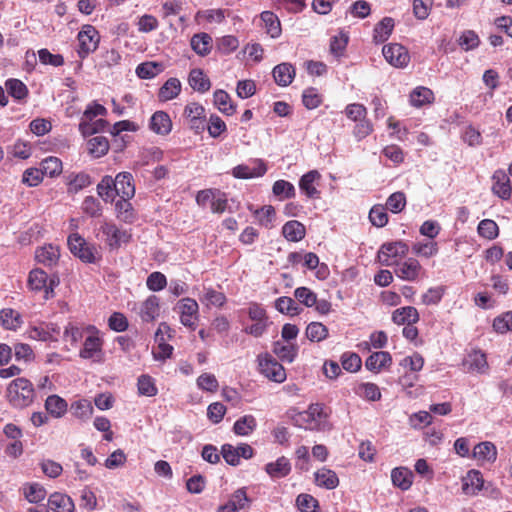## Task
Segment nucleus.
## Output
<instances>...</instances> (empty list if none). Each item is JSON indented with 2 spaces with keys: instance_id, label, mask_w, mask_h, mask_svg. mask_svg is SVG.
Returning <instances> with one entry per match:
<instances>
[{
  "instance_id": "6e6d98bb",
  "label": "nucleus",
  "mask_w": 512,
  "mask_h": 512,
  "mask_svg": "<svg viewBox=\"0 0 512 512\" xmlns=\"http://www.w3.org/2000/svg\"><path fill=\"white\" fill-rule=\"evenodd\" d=\"M41 172L43 175L54 177L62 171V162L57 157H47L41 162Z\"/></svg>"
},
{
  "instance_id": "052dcab7",
  "label": "nucleus",
  "mask_w": 512,
  "mask_h": 512,
  "mask_svg": "<svg viewBox=\"0 0 512 512\" xmlns=\"http://www.w3.org/2000/svg\"><path fill=\"white\" fill-rule=\"evenodd\" d=\"M8 93L17 100L25 98L28 94L26 85L18 79H9L5 83Z\"/></svg>"
},
{
  "instance_id": "7c9ffc66",
  "label": "nucleus",
  "mask_w": 512,
  "mask_h": 512,
  "mask_svg": "<svg viewBox=\"0 0 512 512\" xmlns=\"http://www.w3.org/2000/svg\"><path fill=\"white\" fill-rule=\"evenodd\" d=\"M48 276L46 272L41 269H34L30 272L28 278V285L32 290L45 291V298L49 299V290L47 287Z\"/></svg>"
},
{
  "instance_id": "8fccbe9b",
  "label": "nucleus",
  "mask_w": 512,
  "mask_h": 512,
  "mask_svg": "<svg viewBox=\"0 0 512 512\" xmlns=\"http://www.w3.org/2000/svg\"><path fill=\"white\" fill-rule=\"evenodd\" d=\"M306 336L310 341L320 342L327 338L328 329L320 322H311L306 328Z\"/></svg>"
},
{
  "instance_id": "a878e982",
  "label": "nucleus",
  "mask_w": 512,
  "mask_h": 512,
  "mask_svg": "<svg viewBox=\"0 0 512 512\" xmlns=\"http://www.w3.org/2000/svg\"><path fill=\"white\" fill-rule=\"evenodd\" d=\"M391 480L394 486L405 491L413 483V473L406 467H397L391 472Z\"/></svg>"
},
{
  "instance_id": "49530a36",
  "label": "nucleus",
  "mask_w": 512,
  "mask_h": 512,
  "mask_svg": "<svg viewBox=\"0 0 512 512\" xmlns=\"http://www.w3.org/2000/svg\"><path fill=\"white\" fill-rule=\"evenodd\" d=\"M272 192L280 199H290L294 198L296 195L294 185L286 180L275 181L272 187Z\"/></svg>"
},
{
  "instance_id": "a211bd4d",
  "label": "nucleus",
  "mask_w": 512,
  "mask_h": 512,
  "mask_svg": "<svg viewBox=\"0 0 512 512\" xmlns=\"http://www.w3.org/2000/svg\"><path fill=\"white\" fill-rule=\"evenodd\" d=\"M48 507L54 512H73L74 502L66 494L54 492L48 498Z\"/></svg>"
},
{
  "instance_id": "c9c22d12",
  "label": "nucleus",
  "mask_w": 512,
  "mask_h": 512,
  "mask_svg": "<svg viewBox=\"0 0 512 512\" xmlns=\"http://www.w3.org/2000/svg\"><path fill=\"white\" fill-rule=\"evenodd\" d=\"M214 104L218 110L225 115H233L236 111L235 105L232 103L231 98L224 90H217L214 92Z\"/></svg>"
},
{
  "instance_id": "393cba45",
  "label": "nucleus",
  "mask_w": 512,
  "mask_h": 512,
  "mask_svg": "<svg viewBox=\"0 0 512 512\" xmlns=\"http://www.w3.org/2000/svg\"><path fill=\"white\" fill-rule=\"evenodd\" d=\"M159 309V298L151 295L141 304L139 314L143 321L151 322L159 315Z\"/></svg>"
},
{
  "instance_id": "69168bd1",
  "label": "nucleus",
  "mask_w": 512,
  "mask_h": 512,
  "mask_svg": "<svg viewBox=\"0 0 512 512\" xmlns=\"http://www.w3.org/2000/svg\"><path fill=\"white\" fill-rule=\"evenodd\" d=\"M406 205V197L403 192H395L391 194L386 202V208L392 213L401 212Z\"/></svg>"
},
{
  "instance_id": "39448f33",
  "label": "nucleus",
  "mask_w": 512,
  "mask_h": 512,
  "mask_svg": "<svg viewBox=\"0 0 512 512\" xmlns=\"http://www.w3.org/2000/svg\"><path fill=\"white\" fill-rule=\"evenodd\" d=\"M176 310L180 314L181 324L194 330L199 317V305L197 301L189 297L182 298L178 301Z\"/></svg>"
},
{
  "instance_id": "338daca9",
  "label": "nucleus",
  "mask_w": 512,
  "mask_h": 512,
  "mask_svg": "<svg viewBox=\"0 0 512 512\" xmlns=\"http://www.w3.org/2000/svg\"><path fill=\"white\" fill-rule=\"evenodd\" d=\"M275 215V209L271 205L263 206L261 209L256 211V217L259 223L266 228H271L273 226Z\"/></svg>"
},
{
  "instance_id": "ddd939ff",
  "label": "nucleus",
  "mask_w": 512,
  "mask_h": 512,
  "mask_svg": "<svg viewBox=\"0 0 512 512\" xmlns=\"http://www.w3.org/2000/svg\"><path fill=\"white\" fill-rule=\"evenodd\" d=\"M463 366L468 372L486 373L488 370L486 355L480 350H473L463 360Z\"/></svg>"
},
{
  "instance_id": "f3484780",
  "label": "nucleus",
  "mask_w": 512,
  "mask_h": 512,
  "mask_svg": "<svg viewBox=\"0 0 512 512\" xmlns=\"http://www.w3.org/2000/svg\"><path fill=\"white\" fill-rule=\"evenodd\" d=\"M59 257V248L52 244L40 247L35 252V258L37 262L47 267H52L56 265L59 260Z\"/></svg>"
},
{
  "instance_id": "13d9d810",
  "label": "nucleus",
  "mask_w": 512,
  "mask_h": 512,
  "mask_svg": "<svg viewBox=\"0 0 512 512\" xmlns=\"http://www.w3.org/2000/svg\"><path fill=\"white\" fill-rule=\"evenodd\" d=\"M477 230L481 237L488 240L495 239L499 234L498 225L491 219H484L480 221Z\"/></svg>"
},
{
  "instance_id": "dca6fc26",
  "label": "nucleus",
  "mask_w": 512,
  "mask_h": 512,
  "mask_svg": "<svg viewBox=\"0 0 512 512\" xmlns=\"http://www.w3.org/2000/svg\"><path fill=\"white\" fill-rule=\"evenodd\" d=\"M272 74L277 85L286 87L294 80L296 71L291 63L283 62L273 68Z\"/></svg>"
},
{
  "instance_id": "a18cd8bd",
  "label": "nucleus",
  "mask_w": 512,
  "mask_h": 512,
  "mask_svg": "<svg viewBox=\"0 0 512 512\" xmlns=\"http://www.w3.org/2000/svg\"><path fill=\"white\" fill-rule=\"evenodd\" d=\"M256 428V419L252 415H245L239 418L233 426L235 434L240 436H247Z\"/></svg>"
},
{
  "instance_id": "2f4dec72",
  "label": "nucleus",
  "mask_w": 512,
  "mask_h": 512,
  "mask_svg": "<svg viewBox=\"0 0 512 512\" xmlns=\"http://www.w3.org/2000/svg\"><path fill=\"white\" fill-rule=\"evenodd\" d=\"M260 16L266 33L272 38H278L281 35V24L277 15L272 11H263Z\"/></svg>"
},
{
  "instance_id": "c03bdc74",
  "label": "nucleus",
  "mask_w": 512,
  "mask_h": 512,
  "mask_svg": "<svg viewBox=\"0 0 512 512\" xmlns=\"http://www.w3.org/2000/svg\"><path fill=\"white\" fill-rule=\"evenodd\" d=\"M355 393L369 401H378L381 398L379 387L374 383H360L355 389Z\"/></svg>"
},
{
  "instance_id": "c756f323",
  "label": "nucleus",
  "mask_w": 512,
  "mask_h": 512,
  "mask_svg": "<svg viewBox=\"0 0 512 512\" xmlns=\"http://www.w3.org/2000/svg\"><path fill=\"white\" fill-rule=\"evenodd\" d=\"M315 482L326 489H334L339 485L337 474L328 468H321L315 473Z\"/></svg>"
},
{
  "instance_id": "f704fd0d",
  "label": "nucleus",
  "mask_w": 512,
  "mask_h": 512,
  "mask_svg": "<svg viewBox=\"0 0 512 512\" xmlns=\"http://www.w3.org/2000/svg\"><path fill=\"white\" fill-rule=\"evenodd\" d=\"M181 92V82L177 78H169L159 89L158 97L161 101L176 98Z\"/></svg>"
},
{
  "instance_id": "de8ad7c7",
  "label": "nucleus",
  "mask_w": 512,
  "mask_h": 512,
  "mask_svg": "<svg viewBox=\"0 0 512 512\" xmlns=\"http://www.w3.org/2000/svg\"><path fill=\"white\" fill-rule=\"evenodd\" d=\"M0 320L6 329L15 330L22 324L20 314L13 309H3L0 312Z\"/></svg>"
},
{
  "instance_id": "9d476101",
  "label": "nucleus",
  "mask_w": 512,
  "mask_h": 512,
  "mask_svg": "<svg viewBox=\"0 0 512 512\" xmlns=\"http://www.w3.org/2000/svg\"><path fill=\"white\" fill-rule=\"evenodd\" d=\"M382 53L386 61L395 67H405L410 60L408 50L398 43L385 45Z\"/></svg>"
},
{
  "instance_id": "58836bf2",
  "label": "nucleus",
  "mask_w": 512,
  "mask_h": 512,
  "mask_svg": "<svg viewBox=\"0 0 512 512\" xmlns=\"http://www.w3.org/2000/svg\"><path fill=\"white\" fill-rule=\"evenodd\" d=\"M433 100L434 94L432 90L426 87H417L410 94V103L417 108L430 104Z\"/></svg>"
},
{
  "instance_id": "f8f14e48",
  "label": "nucleus",
  "mask_w": 512,
  "mask_h": 512,
  "mask_svg": "<svg viewBox=\"0 0 512 512\" xmlns=\"http://www.w3.org/2000/svg\"><path fill=\"white\" fill-rule=\"evenodd\" d=\"M492 191L495 195L503 200H507L511 196L510 179L504 170H496L492 176Z\"/></svg>"
},
{
  "instance_id": "4d7b16f0",
  "label": "nucleus",
  "mask_w": 512,
  "mask_h": 512,
  "mask_svg": "<svg viewBox=\"0 0 512 512\" xmlns=\"http://www.w3.org/2000/svg\"><path fill=\"white\" fill-rule=\"evenodd\" d=\"M98 195L106 202L114 199L115 189L114 182L111 176H105L97 185Z\"/></svg>"
},
{
  "instance_id": "0eeeda50",
  "label": "nucleus",
  "mask_w": 512,
  "mask_h": 512,
  "mask_svg": "<svg viewBox=\"0 0 512 512\" xmlns=\"http://www.w3.org/2000/svg\"><path fill=\"white\" fill-rule=\"evenodd\" d=\"M422 271L420 262L413 257L399 261L394 268V273L398 278L409 282L418 280Z\"/></svg>"
},
{
  "instance_id": "cd10ccee",
  "label": "nucleus",
  "mask_w": 512,
  "mask_h": 512,
  "mask_svg": "<svg viewBox=\"0 0 512 512\" xmlns=\"http://www.w3.org/2000/svg\"><path fill=\"white\" fill-rule=\"evenodd\" d=\"M282 233L288 241L298 242L305 237L306 229L299 221L291 220L284 224Z\"/></svg>"
},
{
  "instance_id": "0e129e2a",
  "label": "nucleus",
  "mask_w": 512,
  "mask_h": 512,
  "mask_svg": "<svg viewBox=\"0 0 512 512\" xmlns=\"http://www.w3.org/2000/svg\"><path fill=\"white\" fill-rule=\"evenodd\" d=\"M161 71V65L156 62L141 63L136 68V74L141 79H151Z\"/></svg>"
},
{
  "instance_id": "5701e85b",
  "label": "nucleus",
  "mask_w": 512,
  "mask_h": 512,
  "mask_svg": "<svg viewBox=\"0 0 512 512\" xmlns=\"http://www.w3.org/2000/svg\"><path fill=\"white\" fill-rule=\"evenodd\" d=\"M484 480L478 470H470L463 478L462 490L465 494L476 495L483 487Z\"/></svg>"
},
{
  "instance_id": "1a4fd4ad",
  "label": "nucleus",
  "mask_w": 512,
  "mask_h": 512,
  "mask_svg": "<svg viewBox=\"0 0 512 512\" xmlns=\"http://www.w3.org/2000/svg\"><path fill=\"white\" fill-rule=\"evenodd\" d=\"M267 172V166L261 159H255L248 164H240L232 169V175L238 179L262 177Z\"/></svg>"
},
{
  "instance_id": "603ef678",
  "label": "nucleus",
  "mask_w": 512,
  "mask_h": 512,
  "mask_svg": "<svg viewBox=\"0 0 512 512\" xmlns=\"http://www.w3.org/2000/svg\"><path fill=\"white\" fill-rule=\"evenodd\" d=\"M117 218L126 223H132L134 220V213L131 203L128 199H122L115 204Z\"/></svg>"
},
{
  "instance_id": "6ab92c4d",
  "label": "nucleus",
  "mask_w": 512,
  "mask_h": 512,
  "mask_svg": "<svg viewBox=\"0 0 512 512\" xmlns=\"http://www.w3.org/2000/svg\"><path fill=\"white\" fill-rule=\"evenodd\" d=\"M392 321L396 325L415 324L419 321V313L413 306L401 307L393 311Z\"/></svg>"
},
{
  "instance_id": "ea45409f",
  "label": "nucleus",
  "mask_w": 512,
  "mask_h": 512,
  "mask_svg": "<svg viewBox=\"0 0 512 512\" xmlns=\"http://www.w3.org/2000/svg\"><path fill=\"white\" fill-rule=\"evenodd\" d=\"M88 152L94 158L104 156L109 150V141L104 136H95L87 143Z\"/></svg>"
},
{
  "instance_id": "680f3d73",
  "label": "nucleus",
  "mask_w": 512,
  "mask_h": 512,
  "mask_svg": "<svg viewBox=\"0 0 512 512\" xmlns=\"http://www.w3.org/2000/svg\"><path fill=\"white\" fill-rule=\"evenodd\" d=\"M92 183L91 177L86 173H78L70 179L68 183V192L78 193L80 190L88 187Z\"/></svg>"
},
{
  "instance_id": "aec40b11",
  "label": "nucleus",
  "mask_w": 512,
  "mask_h": 512,
  "mask_svg": "<svg viewBox=\"0 0 512 512\" xmlns=\"http://www.w3.org/2000/svg\"><path fill=\"white\" fill-rule=\"evenodd\" d=\"M191 48L199 56H207L213 48L212 37L205 32L194 34L190 41Z\"/></svg>"
},
{
  "instance_id": "4468645a",
  "label": "nucleus",
  "mask_w": 512,
  "mask_h": 512,
  "mask_svg": "<svg viewBox=\"0 0 512 512\" xmlns=\"http://www.w3.org/2000/svg\"><path fill=\"white\" fill-rule=\"evenodd\" d=\"M133 177L128 172L119 173L114 182L115 193L122 199H130L134 196L135 187L132 183Z\"/></svg>"
},
{
  "instance_id": "e433bc0d",
  "label": "nucleus",
  "mask_w": 512,
  "mask_h": 512,
  "mask_svg": "<svg viewBox=\"0 0 512 512\" xmlns=\"http://www.w3.org/2000/svg\"><path fill=\"white\" fill-rule=\"evenodd\" d=\"M23 495L30 503H39L46 497L45 488L39 483H26L22 487Z\"/></svg>"
},
{
  "instance_id": "37998d69",
  "label": "nucleus",
  "mask_w": 512,
  "mask_h": 512,
  "mask_svg": "<svg viewBox=\"0 0 512 512\" xmlns=\"http://www.w3.org/2000/svg\"><path fill=\"white\" fill-rule=\"evenodd\" d=\"M200 301L208 307H221L226 302V296L224 293L214 290L213 288H204Z\"/></svg>"
},
{
  "instance_id": "e2e57ef3",
  "label": "nucleus",
  "mask_w": 512,
  "mask_h": 512,
  "mask_svg": "<svg viewBox=\"0 0 512 512\" xmlns=\"http://www.w3.org/2000/svg\"><path fill=\"white\" fill-rule=\"evenodd\" d=\"M239 46V41L235 36L226 35L217 39V50L222 54H230L234 52Z\"/></svg>"
},
{
  "instance_id": "72a5a7b5",
  "label": "nucleus",
  "mask_w": 512,
  "mask_h": 512,
  "mask_svg": "<svg viewBox=\"0 0 512 512\" xmlns=\"http://www.w3.org/2000/svg\"><path fill=\"white\" fill-rule=\"evenodd\" d=\"M273 352L282 361L291 363L297 355L298 347L291 343L276 341L273 346Z\"/></svg>"
},
{
  "instance_id": "9b49d317",
  "label": "nucleus",
  "mask_w": 512,
  "mask_h": 512,
  "mask_svg": "<svg viewBox=\"0 0 512 512\" xmlns=\"http://www.w3.org/2000/svg\"><path fill=\"white\" fill-rule=\"evenodd\" d=\"M60 329L56 324L41 322L38 325L30 326L27 331L28 337L40 341H54L55 335H59Z\"/></svg>"
},
{
  "instance_id": "f03ea898",
  "label": "nucleus",
  "mask_w": 512,
  "mask_h": 512,
  "mask_svg": "<svg viewBox=\"0 0 512 512\" xmlns=\"http://www.w3.org/2000/svg\"><path fill=\"white\" fill-rule=\"evenodd\" d=\"M9 402L16 408L29 406L35 397L32 383L26 378L14 379L7 388Z\"/></svg>"
},
{
  "instance_id": "3c124183",
  "label": "nucleus",
  "mask_w": 512,
  "mask_h": 512,
  "mask_svg": "<svg viewBox=\"0 0 512 512\" xmlns=\"http://www.w3.org/2000/svg\"><path fill=\"white\" fill-rule=\"evenodd\" d=\"M227 504L232 506L237 512L247 509L250 499L247 496L245 488L237 489L229 498Z\"/></svg>"
},
{
  "instance_id": "5fc2aeb1",
  "label": "nucleus",
  "mask_w": 512,
  "mask_h": 512,
  "mask_svg": "<svg viewBox=\"0 0 512 512\" xmlns=\"http://www.w3.org/2000/svg\"><path fill=\"white\" fill-rule=\"evenodd\" d=\"M137 387L139 394L147 397L155 396L158 392L154 379L149 375H141Z\"/></svg>"
},
{
  "instance_id": "c85d7f7f",
  "label": "nucleus",
  "mask_w": 512,
  "mask_h": 512,
  "mask_svg": "<svg viewBox=\"0 0 512 512\" xmlns=\"http://www.w3.org/2000/svg\"><path fill=\"white\" fill-rule=\"evenodd\" d=\"M67 402L58 395H50L45 401V409L54 418H61L67 411Z\"/></svg>"
},
{
  "instance_id": "7ed1b4c3",
  "label": "nucleus",
  "mask_w": 512,
  "mask_h": 512,
  "mask_svg": "<svg viewBox=\"0 0 512 512\" xmlns=\"http://www.w3.org/2000/svg\"><path fill=\"white\" fill-rule=\"evenodd\" d=\"M408 251V245L402 241L384 243L378 251V259L384 266H395Z\"/></svg>"
},
{
  "instance_id": "774afa93",
  "label": "nucleus",
  "mask_w": 512,
  "mask_h": 512,
  "mask_svg": "<svg viewBox=\"0 0 512 512\" xmlns=\"http://www.w3.org/2000/svg\"><path fill=\"white\" fill-rule=\"evenodd\" d=\"M493 328L498 333L512 331V311H508L496 317L493 321Z\"/></svg>"
},
{
  "instance_id": "473e14b6",
  "label": "nucleus",
  "mask_w": 512,
  "mask_h": 512,
  "mask_svg": "<svg viewBox=\"0 0 512 512\" xmlns=\"http://www.w3.org/2000/svg\"><path fill=\"white\" fill-rule=\"evenodd\" d=\"M188 81L192 89L200 93L207 92L211 87L209 78L200 69L191 70Z\"/></svg>"
},
{
  "instance_id": "6e6552de",
  "label": "nucleus",
  "mask_w": 512,
  "mask_h": 512,
  "mask_svg": "<svg viewBox=\"0 0 512 512\" xmlns=\"http://www.w3.org/2000/svg\"><path fill=\"white\" fill-rule=\"evenodd\" d=\"M259 367L263 375L272 381L281 383L286 379V372L283 366L274 360L270 355L259 356Z\"/></svg>"
},
{
  "instance_id": "4c0bfd02",
  "label": "nucleus",
  "mask_w": 512,
  "mask_h": 512,
  "mask_svg": "<svg viewBox=\"0 0 512 512\" xmlns=\"http://www.w3.org/2000/svg\"><path fill=\"white\" fill-rule=\"evenodd\" d=\"M472 456L478 461H494L497 456L496 447L491 442H481L474 447Z\"/></svg>"
},
{
  "instance_id": "4be33fe9",
  "label": "nucleus",
  "mask_w": 512,
  "mask_h": 512,
  "mask_svg": "<svg viewBox=\"0 0 512 512\" xmlns=\"http://www.w3.org/2000/svg\"><path fill=\"white\" fill-rule=\"evenodd\" d=\"M265 471L273 479L284 478L291 472V463L288 458L281 456L276 461L267 463Z\"/></svg>"
},
{
  "instance_id": "412c9836",
  "label": "nucleus",
  "mask_w": 512,
  "mask_h": 512,
  "mask_svg": "<svg viewBox=\"0 0 512 512\" xmlns=\"http://www.w3.org/2000/svg\"><path fill=\"white\" fill-rule=\"evenodd\" d=\"M149 127L156 134L167 135L172 129V122L166 112L157 111L152 115Z\"/></svg>"
},
{
  "instance_id": "b1692460",
  "label": "nucleus",
  "mask_w": 512,
  "mask_h": 512,
  "mask_svg": "<svg viewBox=\"0 0 512 512\" xmlns=\"http://www.w3.org/2000/svg\"><path fill=\"white\" fill-rule=\"evenodd\" d=\"M103 340L100 336H87L79 356L83 359H94L102 351Z\"/></svg>"
},
{
  "instance_id": "2eb2a0df",
  "label": "nucleus",
  "mask_w": 512,
  "mask_h": 512,
  "mask_svg": "<svg viewBox=\"0 0 512 512\" xmlns=\"http://www.w3.org/2000/svg\"><path fill=\"white\" fill-rule=\"evenodd\" d=\"M321 178L320 173L317 170H310L305 173L299 180V188L305 193L308 198H318L320 195L319 190L316 187Z\"/></svg>"
},
{
  "instance_id": "864d4df0",
  "label": "nucleus",
  "mask_w": 512,
  "mask_h": 512,
  "mask_svg": "<svg viewBox=\"0 0 512 512\" xmlns=\"http://www.w3.org/2000/svg\"><path fill=\"white\" fill-rule=\"evenodd\" d=\"M206 129L212 138H218L227 131V126L218 115L211 114Z\"/></svg>"
},
{
  "instance_id": "f257e3e1",
  "label": "nucleus",
  "mask_w": 512,
  "mask_h": 512,
  "mask_svg": "<svg viewBox=\"0 0 512 512\" xmlns=\"http://www.w3.org/2000/svg\"><path fill=\"white\" fill-rule=\"evenodd\" d=\"M96 237L104 242L110 250H118L131 240V233L127 229L117 227L114 223L103 221L100 223Z\"/></svg>"
},
{
  "instance_id": "bf43d9fd",
  "label": "nucleus",
  "mask_w": 512,
  "mask_h": 512,
  "mask_svg": "<svg viewBox=\"0 0 512 512\" xmlns=\"http://www.w3.org/2000/svg\"><path fill=\"white\" fill-rule=\"evenodd\" d=\"M412 251L414 254L425 257V258H431L435 256L438 253V245L436 242H417L413 244Z\"/></svg>"
},
{
  "instance_id": "20e7f679",
  "label": "nucleus",
  "mask_w": 512,
  "mask_h": 512,
  "mask_svg": "<svg viewBox=\"0 0 512 512\" xmlns=\"http://www.w3.org/2000/svg\"><path fill=\"white\" fill-rule=\"evenodd\" d=\"M80 58H86L90 53L94 52L100 41L99 32L92 25H84L78 33Z\"/></svg>"
},
{
  "instance_id": "a19ab883",
  "label": "nucleus",
  "mask_w": 512,
  "mask_h": 512,
  "mask_svg": "<svg viewBox=\"0 0 512 512\" xmlns=\"http://www.w3.org/2000/svg\"><path fill=\"white\" fill-rule=\"evenodd\" d=\"M394 28V20L391 17L383 18L374 28V40L377 43L385 42Z\"/></svg>"
},
{
  "instance_id": "423d86ee",
  "label": "nucleus",
  "mask_w": 512,
  "mask_h": 512,
  "mask_svg": "<svg viewBox=\"0 0 512 512\" xmlns=\"http://www.w3.org/2000/svg\"><path fill=\"white\" fill-rule=\"evenodd\" d=\"M68 246L71 253L82 261L87 263L95 261V247L89 245L79 234L74 233L68 237Z\"/></svg>"
},
{
  "instance_id": "79ce46f5",
  "label": "nucleus",
  "mask_w": 512,
  "mask_h": 512,
  "mask_svg": "<svg viewBox=\"0 0 512 512\" xmlns=\"http://www.w3.org/2000/svg\"><path fill=\"white\" fill-rule=\"evenodd\" d=\"M275 309L282 314L290 316L298 315L302 311L294 299L287 296H282L276 299Z\"/></svg>"
},
{
  "instance_id": "09e8293b",
  "label": "nucleus",
  "mask_w": 512,
  "mask_h": 512,
  "mask_svg": "<svg viewBox=\"0 0 512 512\" xmlns=\"http://www.w3.org/2000/svg\"><path fill=\"white\" fill-rule=\"evenodd\" d=\"M71 411L76 418L87 420L93 414V406L89 400L81 399L71 405Z\"/></svg>"
},
{
  "instance_id": "bb28decb",
  "label": "nucleus",
  "mask_w": 512,
  "mask_h": 512,
  "mask_svg": "<svg viewBox=\"0 0 512 512\" xmlns=\"http://www.w3.org/2000/svg\"><path fill=\"white\" fill-rule=\"evenodd\" d=\"M392 362V357L389 352L379 351L371 354L365 362V366L368 370L372 372H378L382 368L390 365Z\"/></svg>"
}]
</instances>
